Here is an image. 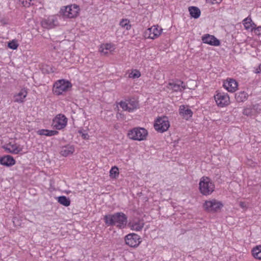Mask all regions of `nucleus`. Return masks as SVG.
I'll use <instances>...</instances> for the list:
<instances>
[{
    "label": "nucleus",
    "instance_id": "8",
    "mask_svg": "<svg viewBox=\"0 0 261 261\" xmlns=\"http://www.w3.org/2000/svg\"><path fill=\"white\" fill-rule=\"evenodd\" d=\"M67 118L62 114L57 115L53 120V125L57 129H62L67 125Z\"/></svg>",
    "mask_w": 261,
    "mask_h": 261
},
{
    "label": "nucleus",
    "instance_id": "16",
    "mask_svg": "<svg viewBox=\"0 0 261 261\" xmlns=\"http://www.w3.org/2000/svg\"><path fill=\"white\" fill-rule=\"evenodd\" d=\"M0 163L4 166L10 167L15 164V161L12 156L6 155L0 158Z\"/></svg>",
    "mask_w": 261,
    "mask_h": 261
},
{
    "label": "nucleus",
    "instance_id": "10",
    "mask_svg": "<svg viewBox=\"0 0 261 261\" xmlns=\"http://www.w3.org/2000/svg\"><path fill=\"white\" fill-rule=\"evenodd\" d=\"M214 97L219 107H223L229 104V97L227 93L218 92Z\"/></svg>",
    "mask_w": 261,
    "mask_h": 261
},
{
    "label": "nucleus",
    "instance_id": "18",
    "mask_svg": "<svg viewBox=\"0 0 261 261\" xmlns=\"http://www.w3.org/2000/svg\"><path fill=\"white\" fill-rule=\"evenodd\" d=\"M28 92L25 88L22 89L17 94L14 96L15 102L22 103L27 97Z\"/></svg>",
    "mask_w": 261,
    "mask_h": 261
},
{
    "label": "nucleus",
    "instance_id": "28",
    "mask_svg": "<svg viewBox=\"0 0 261 261\" xmlns=\"http://www.w3.org/2000/svg\"><path fill=\"white\" fill-rule=\"evenodd\" d=\"M9 146L11 148V151H10V153L18 154L22 150V149L19 148L16 144H9Z\"/></svg>",
    "mask_w": 261,
    "mask_h": 261
},
{
    "label": "nucleus",
    "instance_id": "42",
    "mask_svg": "<svg viewBox=\"0 0 261 261\" xmlns=\"http://www.w3.org/2000/svg\"><path fill=\"white\" fill-rule=\"evenodd\" d=\"M87 136H88L87 134H83V135H82V137H83L84 139H87Z\"/></svg>",
    "mask_w": 261,
    "mask_h": 261
},
{
    "label": "nucleus",
    "instance_id": "26",
    "mask_svg": "<svg viewBox=\"0 0 261 261\" xmlns=\"http://www.w3.org/2000/svg\"><path fill=\"white\" fill-rule=\"evenodd\" d=\"M128 103L129 106L128 112H133L139 107L138 102L134 99H130L128 101Z\"/></svg>",
    "mask_w": 261,
    "mask_h": 261
},
{
    "label": "nucleus",
    "instance_id": "21",
    "mask_svg": "<svg viewBox=\"0 0 261 261\" xmlns=\"http://www.w3.org/2000/svg\"><path fill=\"white\" fill-rule=\"evenodd\" d=\"M248 97V94L245 91H241L236 93L235 98L237 102H241L246 101Z\"/></svg>",
    "mask_w": 261,
    "mask_h": 261
},
{
    "label": "nucleus",
    "instance_id": "36",
    "mask_svg": "<svg viewBox=\"0 0 261 261\" xmlns=\"http://www.w3.org/2000/svg\"><path fill=\"white\" fill-rule=\"evenodd\" d=\"M207 3L210 4H220L222 0H205Z\"/></svg>",
    "mask_w": 261,
    "mask_h": 261
},
{
    "label": "nucleus",
    "instance_id": "5",
    "mask_svg": "<svg viewBox=\"0 0 261 261\" xmlns=\"http://www.w3.org/2000/svg\"><path fill=\"white\" fill-rule=\"evenodd\" d=\"M223 206V203L216 199H213L211 200H206L203 204L204 210L211 213H214L218 212Z\"/></svg>",
    "mask_w": 261,
    "mask_h": 261
},
{
    "label": "nucleus",
    "instance_id": "2",
    "mask_svg": "<svg viewBox=\"0 0 261 261\" xmlns=\"http://www.w3.org/2000/svg\"><path fill=\"white\" fill-rule=\"evenodd\" d=\"M215 186L212 179L207 176L202 177L199 183V190L201 194L208 196L214 191Z\"/></svg>",
    "mask_w": 261,
    "mask_h": 261
},
{
    "label": "nucleus",
    "instance_id": "4",
    "mask_svg": "<svg viewBox=\"0 0 261 261\" xmlns=\"http://www.w3.org/2000/svg\"><path fill=\"white\" fill-rule=\"evenodd\" d=\"M148 135L147 130L143 127H135L129 130L127 136L133 140L143 141L146 139Z\"/></svg>",
    "mask_w": 261,
    "mask_h": 261
},
{
    "label": "nucleus",
    "instance_id": "3",
    "mask_svg": "<svg viewBox=\"0 0 261 261\" xmlns=\"http://www.w3.org/2000/svg\"><path fill=\"white\" fill-rule=\"evenodd\" d=\"M71 87L72 84L68 81L64 79L60 80L54 84L53 92L56 95H60L64 92L68 91Z\"/></svg>",
    "mask_w": 261,
    "mask_h": 261
},
{
    "label": "nucleus",
    "instance_id": "1",
    "mask_svg": "<svg viewBox=\"0 0 261 261\" xmlns=\"http://www.w3.org/2000/svg\"><path fill=\"white\" fill-rule=\"evenodd\" d=\"M103 220L108 226H116L119 229H123L126 225L127 217L123 212H117L104 216Z\"/></svg>",
    "mask_w": 261,
    "mask_h": 261
},
{
    "label": "nucleus",
    "instance_id": "20",
    "mask_svg": "<svg viewBox=\"0 0 261 261\" xmlns=\"http://www.w3.org/2000/svg\"><path fill=\"white\" fill-rule=\"evenodd\" d=\"M74 151V147L73 145H67L61 148L60 154L64 156H67L72 154Z\"/></svg>",
    "mask_w": 261,
    "mask_h": 261
},
{
    "label": "nucleus",
    "instance_id": "35",
    "mask_svg": "<svg viewBox=\"0 0 261 261\" xmlns=\"http://www.w3.org/2000/svg\"><path fill=\"white\" fill-rule=\"evenodd\" d=\"M243 114L244 115L250 116L252 114V110L250 108H245L243 110Z\"/></svg>",
    "mask_w": 261,
    "mask_h": 261
},
{
    "label": "nucleus",
    "instance_id": "34",
    "mask_svg": "<svg viewBox=\"0 0 261 261\" xmlns=\"http://www.w3.org/2000/svg\"><path fill=\"white\" fill-rule=\"evenodd\" d=\"M58 134V132L55 130H48L47 129V133L46 134V136H53Z\"/></svg>",
    "mask_w": 261,
    "mask_h": 261
},
{
    "label": "nucleus",
    "instance_id": "6",
    "mask_svg": "<svg viewBox=\"0 0 261 261\" xmlns=\"http://www.w3.org/2000/svg\"><path fill=\"white\" fill-rule=\"evenodd\" d=\"M79 11L80 8L79 6L74 4L62 7L60 10V13L67 18H72L77 16Z\"/></svg>",
    "mask_w": 261,
    "mask_h": 261
},
{
    "label": "nucleus",
    "instance_id": "11",
    "mask_svg": "<svg viewBox=\"0 0 261 261\" xmlns=\"http://www.w3.org/2000/svg\"><path fill=\"white\" fill-rule=\"evenodd\" d=\"M140 236L132 233L126 235L125 237V243L131 247H137L140 243Z\"/></svg>",
    "mask_w": 261,
    "mask_h": 261
},
{
    "label": "nucleus",
    "instance_id": "41",
    "mask_svg": "<svg viewBox=\"0 0 261 261\" xmlns=\"http://www.w3.org/2000/svg\"><path fill=\"white\" fill-rule=\"evenodd\" d=\"M4 149L10 153V151H11V148H8V147H4Z\"/></svg>",
    "mask_w": 261,
    "mask_h": 261
},
{
    "label": "nucleus",
    "instance_id": "44",
    "mask_svg": "<svg viewBox=\"0 0 261 261\" xmlns=\"http://www.w3.org/2000/svg\"><path fill=\"white\" fill-rule=\"evenodd\" d=\"M241 206H243V204H242V203H241Z\"/></svg>",
    "mask_w": 261,
    "mask_h": 261
},
{
    "label": "nucleus",
    "instance_id": "17",
    "mask_svg": "<svg viewBox=\"0 0 261 261\" xmlns=\"http://www.w3.org/2000/svg\"><path fill=\"white\" fill-rule=\"evenodd\" d=\"M128 225L132 230L137 231L142 230L144 227V223L143 220H138L130 222Z\"/></svg>",
    "mask_w": 261,
    "mask_h": 261
},
{
    "label": "nucleus",
    "instance_id": "7",
    "mask_svg": "<svg viewBox=\"0 0 261 261\" xmlns=\"http://www.w3.org/2000/svg\"><path fill=\"white\" fill-rule=\"evenodd\" d=\"M170 124L168 118L165 116L157 118L154 124V129L161 133L167 130Z\"/></svg>",
    "mask_w": 261,
    "mask_h": 261
},
{
    "label": "nucleus",
    "instance_id": "43",
    "mask_svg": "<svg viewBox=\"0 0 261 261\" xmlns=\"http://www.w3.org/2000/svg\"><path fill=\"white\" fill-rule=\"evenodd\" d=\"M259 71H257V73L261 72V64L258 66Z\"/></svg>",
    "mask_w": 261,
    "mask_h": 261
},
{
    "label": "nucleus",
    "instance_id": "40",
    "mask_svg": "<svg viewBox=\"0 0 261 261\" xmlns=\"http://www.w3.org/2000/svg\"><path fill=\"white\" fill-rule=\"evenodd\" d=\"M101 49L100 51H101V53H103L105 55H106V54H107L108 53V50H105V49H104V48H103V46H101Z\"/></svg>",
    "mask_w": 261,
    "mask_h": 261
},
{
    "label": "nucleus",
    "instance_id": "25",
    "mask_svg": "<svg viewBox=\"0 0 261 261\" xmlns=\"http://www.w3.org/2000/svg\"><path fill=\"white\" fill-rule=\"evenodd\" d=\"M252 253L254 258L261 259V245L257 246L252 250Z\"/></svg>",
    "mask_w": 261,
    "mask_h": 261
},
{
    "label": "nucleus",
    "instance_id": "37",
    "mask_svg": "<svg viewBox=\"0 0 261 261\" xmlns=\"http://www.w3.org/2000/svg\"><path fill=\"white\" fill-rule=\"evenodd\" d=\"M253 29H254L255 33L256 34L258 35H261V26H259L257 28H255V27H254V28Z\"/></svg>",
    "mask_w": 261,
    "mask_h": 261
},
{
    "label": "nucleus",
    "instance_id": "39",
    "mask_svg": "<svg viewBox=\"0 0 261 261\" xmlns=\"http://www.w3.org/2000/svg\"><path fill=\"white\" fill-rule=\"evenodd\" d=\"M47 133V129H40L38 131V134L40 135H44L46 136V134Z\"/></svg>",
    "mask_w": 261,
    "mask_h": 261
},
{
    "label": "nucleus",
    "instance_id": "32",
    "mask_svg": "<svg viewBox=\"0 0 261 261\" xmlns=\"http://www.w3.org/2000/svg\"><path fill=\"white\" fill-rule=\"evenodd\" d=\"M119 105L123 110L127 111L128 112L129 106L128 103L126 102L125 101H121L119 103Z\"/></svg>",
    "mask_w": 261,
    "mask_h": 261
},
{
    "label": "nucleus",
    "instance_id": "29",
    "mask_svg": "<svg viewBox=\"0 0 261 261\" xmlns=\"http://www.w3.org/2000/svg\"><path fill=\"white\" fill-rule=\"evenodd\" d=\"M119 175L118 168L116 167H113L110 171V175L112 178H115Z\"/></svg>",
    "mask_w": 261,
    "mask_h": 261
},
{
    "label": "nucleus",
    "instance_id": "22",
    "mask_svg": "<svg viewBox=\"0 0 261 261\" xmlns=\"http://www.w3.org/2000/svg\"><path fill=\"white\" fill-rule=\"evenodd\" d=\"M189 11L192 17L197 19L200 16L201 11L198 7L194 6L190 7Z\"/></svg>",
    "mask_w": 261,
    "mask_h": 261
},
{
    "label": "nucleus",
    "instance_id": "13",
    "mask_svg": "<svg viewBox=\"0 0 261 261\" xmlns=\"http://www.w3.org/2000/svg\"><path fill=\"white\" fill-rule=\"evenodd\" d=\"M168 87L175 92L182 91L186 88L185 83L180 80L169 83Z\"/></svg>",
    "mask_w": 261,
    "mask_h": 261
},
{
    "label": "nucleus",
    "instance_id": "23",
    "mask_svg": "<svg viewBox=\"0 0 261 261\" xmlns=\"http://www.w3.org/2000/svg\"><path fill=\"white\" fill-rule=\"evenodd\" d=\"M243 24L246 30L251 29L252 30L254 27H256V24L252 22L251 18L249 17L244 19Z\"/></svg>",
    "mask_w": 261,
    "mask_h": 261
},
{
    "label": "nucleus",
    "instance_id": "9",
    "mask_svg": "<svg viewBox=\"0 0 261 261\" xmlns=\"http://www.w3.org/2000/svg\"><path fill=\"white\" fill-rule=\"evenodd\" d=\"M158 25H153L147 29L144 33V36L146 38L154 39L158 37L161 34L163 29H159Z\"/></svg>",
    "mask_w": 261,
    "mask_h": 261
},
{
    "label": "nucleus",
    "instance_id": "30",
    "mask_svg": "<svg viewBox=\"0 0 261 261\" xmlns=\"http://www.w3.org/2000/svg\"><path fill=\"white\" fill-rule=\"evenodd\" d=\"M8 46L12 49H16L18 46V44L15 40H12L9 42Z\"/></svg>",
    "mask_w": 261,
    "mask_h": 261
},
{
    "label": "nucleus",
    "instance_id": "27",
    "mask_svg": "<svg viewBox=\"0 0 261 261\" xmlns=\"http://www.w3.org/2000/svg\"><path fill=\"white\" fill-rule=\"evenodd\" d=\"M120 25L126 30H129L132 28V25L130 24L129 20L127 19H122L119 23Z\"/></svg>",
    "mask_w": 261,
    "mask_h": 261
},
{
    "label": "nucleus",
    "instance_id": "14",
    "mask_svg": "<svg viewBox=\"0 0 261 261\" xmlns=\"http://www.w3.org/2000/svg\"><path fill=\"white\" fill-rule=\"evenodd\" d=\"M202 40L204 43L213 46H219L220 44V41L217 38L210 34L204 35L202 37Z\"/></svg>",
    "mask_w": 261,
    "mask_h": 261
},
{
    "label": "nucleus",
    "instance_id": "15",
    "mask_svg": "<svg viewBox=\"0 0 261 261\" xmlns=\"http://www.w3.org/2000/svg\"><path fill=\"white\" fill-rule=\"evenodd\" d=\"M224 87L229 92H234L238 87V83L232 79H229V80L224 82Z\"/></svg>",
    "mask_w": 261,
    "mask_h": 261
},
{
    "label": "nucleus",
    "instance_id": "12",
    "mask_svg": "<svg viewBox=\"0 0 261 261\" xmlns=\"http://www.w3.org/2000/svg\"><path fill=\"white\" fill-rule=\"evenodd\" d=\"M58 23L57 17L55 16H50L47 18H44L41 22L43 28L50 29L57 25Z\"/></svg>",
    "mask_w": 261,
    "mask_h": 261
},
{
    "label": "nucleus",
    "instance_id": "19",
    "mask_svg": "<svg viewBox=\"0 0 261 261\" xmlns=\"http://www.w3.org/2000/svg\"><path fill=\"white\" fill-rule=\"evenodd\" d=\"M179 114L186 119H188L192 116L193 112L189 108H186L184 105L180 106L179 109Z\"/></svg>",
    "mask_w": 261,
    "mask_h": 261
},
{
    "label": "nucleus",
    "instance_id": "38",
    "mask_svg": "<svg viewBox=\"0 0 261 261\" xmlns=\"http://www.w3.org/2000/svg\"><path fill=\"white\" fill-rule=\"evenodd\" d=\"M102 46H103V48L106 50H110L113 47L111 44H104Z\"/></svg>",
    "mask_w": 261,
    "mask_h": 261
},
{
    "label": "nucleus",
    "instance_id": "24",
    "mask_svg": "<svg viewBox=\"0 0 261 261\" xmlns=\"http://www.w3.org/2000/svg\"><path fill=\"white\" fill-rule=\"evenodd\" d=\"M57 199L59 203L65 206H68L70 204V199L65 196H59L57 197Z\"/></svg>",
    "mask_w": 261,
    "mask_h": 261
},
{
    "label": "nucleus",
    "instance_id": "31",
    "mask_svg": "<svg viewBox=\"0 0 261 261\" xmlns=\"http://www.w3.org/2000/svg\"><path fill=\"white\" fill-rule=\"evenodd\" d=\"M141 76L140 72L137 70L132 71L129 75V77L133 79L138 78Z\"/></svg>",
    "mask_w": 261,
    "mask_h": 261
},
{
    "label": "nucleus",
    "instance_id": "33",
    "mask_svg": "<svg viewBox=\"0 0 261 261\" xmlns=\"http://www.w3.org/2000/svg\"><path fill=\"white\" fill-rule=\"evenodd\" d=\"M19 2L25 7H29L33 4H32V0H19Z\"/></svg>",
    "mask_w": 261,
    "mask_h": 261
}]
</instances>
